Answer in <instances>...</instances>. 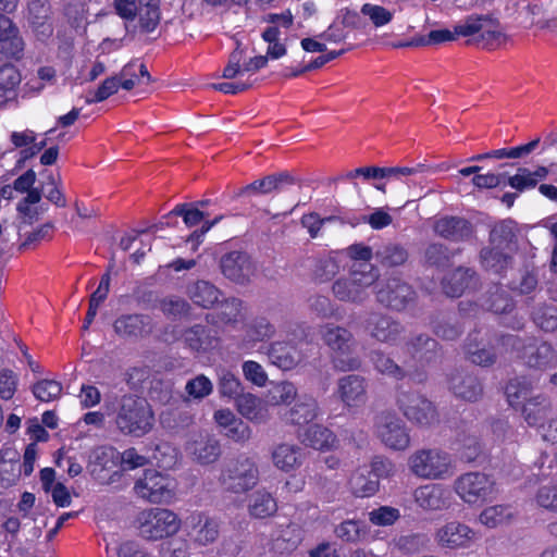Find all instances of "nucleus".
I'll return each mask as SVG.
<instances>
[{
	"label": "nucleus",
	"mask_w": 557,
	"mask_h": 557,
	"mask_svg": "<svg viewBox=\"0 0 557 557\" xmlns=\"http://www.w3.org/2000/svg\"><path fill=\"white\" fill-rule=\"evenodd\" d=\"M139 534L147 541L173 536L181 529V519L172 510L154 507L140 512Z\"/></svg>",
	"instance_id": "6e6552de"
},
{
	"label": "nucleus",
	"mask_w": 557,
	"mask_h": 557,
	"mask_svg": "<svg viewBox=\"0 0 557 557\" xmlns=\"http://www.w3.org/2000/svg\"><path fill=\"white\" fill-rule=\"evenodd\" d=\"M115 335L123 339L137 341L149 337L154 327L153 319L144 313H124L112 324Z\"/></svg>",
	"instance_id": "4468645a"
},
{
	"label": "nucleus",
	"mask_w": 557,
	"mask_h": 557,
	"mask_svg": "<svg viewBox=\"0 0 557 557\" xmlns=\"http://www.w3.org/2000/svg\"><path fill=\"white\" fill-rule=\"evenodd\" d=\"M336 435L321 424L310 425L301 435V442L313 449L325 451L334 447Z\"/></svg>",
	"instance_id": "4c0bfd02"
},
{
	"label": "nucleus",
	"mask_w": 557,
	"mask_h": 557,
	"mask_svg": "<svg viewBox=\"0 0 557 557\" xmlns=\"http://www.w3.org/2000/svg\"><path fill=\"white\" fill-rule=\"evenodd\" d=\"M450 491L441 484H425L418 487L414 502L424 510H443L450 505Z\"/></svg>",
	"instance_id": "bb28decb"
},
{
	"label": "nucleus",
	"mask_w": 557,
	"mask_h": 557,
	"mask_svg": "<svg viewBox=\"0 0 557 557\" xmlns=\"http://www.w3.org/2000/svg\"><path fill=\"white\" fill-rule=\"evenodd\" d=\"M374 258L383 268H395L405 264L409 253L401 244L386 243L375 250Z\"/></svg>",
	"instance_id": "c03bdc74"
},
{
	"label": "nucleus",
	"mask_w": 557,
	"mask_h": 557,
	"mask_svg": "<svg viewBox=\"0 0 557 557\" xmlns=\"http://www.w3.org/2000/svg\"><path fill=\"white\" fill-rule=\"evenodd\" d=\"M297 397V388L292 382H280L271 391V400L275 405H289Z\"/></svg>",
	"instance_id": "e2e57ef3"
},
{
	"label": "nucleus",
	"mask_w": 557,
	"mask_h": 557,
	"mask_svg": "<svg viewBox=\"0 0 557 557\" xmlns=\"http://www.w3.org/2000/svg\"><path fill=\"white\" fill-rule=\"evenodd\" d=\"M527 342L528 338L523 339L518 335L502 334L496 338V346L499 354L503 355L516 352L517 357L519 358V355L522 354Z\"/></svg>",
	"instance_id": "052dcab7"
},
{
	"label": "nucleus",
	"mask_w": 557,
	"mask_h": 557,
	"mask_svg": "<svg viewBox=\"0 0 557 557\" xmlns=\"http://www.w3.org/2000/svg\"><path fill=\"white\" fill-rule=\"evenodd\" d=\"M288 339L272 342L268 357L272 364L282 370H292L308 358L307 347L311 344L310 326L306 323L290 322L284 327Z\"/></svg>",
	"instance_id": "f03ea898"
},
{
	"label": "nucleus",
	"mask_w": 557,
	"mask_h": 557,
	"mask_svg": "<svg viewBox=\"0 0 557 557\" xmlns=\"http://www.w3.org/2000/svg\"><path fill=\"white\" fill-rule=\"evenodd\" d=\"M456 494L469 505H482L496 494L495 480L483 472L470 471L459 475L454 482Z\"/></svg>",
	"instance_id": "1a4fd4ad"
},
{
	"label": "nucleus",
	"mask_w": 557,
	"mask_h": 557,
	"mask_svg": "<svg viewBox=\"0 0 557 557\" xmlns=\"http://www.w3.org/2000/svg\"><path fill=\"white\" fill-rule=\"evenodd\" d=\"M220 268L225 277L238 284L248 282L253 272L250 256L246 251L238 250L223 255L220 260Z\"/></svg>",
	"instance_id": "5701e85b"
},
{
	"label": "nucleus",
	"mask_w": 557,
	"mask_h": 557,
	"mask_svg": "<svg viewBox=\"0 0 557 557\" xmlns=\"http://www.w3.org/2000/svg\"><path fill=\"white\" fill-rule=\"evenodd\" d=\"M236 407L243 417L252 422L261 423L265 422L268 419V410L263 401L250 393H242L236 398Z\"/></svg>",
	"instance_id": "79ce46f5"
},
{
	"label": "nucleus",
	"mask_w": 557,
	"mask_h": 557,
	"mask_svg": "<svg viewBox=\"0 0 557 557\" xmlns=\"http://www.w3.org/2000/svg\"><path fill=\"white\" fill-rule=\"evenodd\" d=\"M375 433L393 450H405L410 445V434L405 422L393 412H381L375 420Z\"/></svg>",
	"instance_id": "9b49d317"
},
{
	"label": "nucleus",
	"mask_w": 557,
	"mask_h": 557,
	"mask_svg": "<svg viewBox=\"0 0 557 557\" xmlns=\"http://www.w3.org/2000/svg\"><path fill=\"white\" fill-rule=\"evenodd\" d=\"M361 522L358 520H345L335 528L338 539L347 543H356L361 537Z\"/></svg>",
	"instance_id": "0e129e2a"
},
{
	"label": "nucleus",
	"mask_w": 557,
	"mask_h": 557,
	"mask_svg": "<svg viewBox=\"0 0 557 557\" xmlns=\"http://www.w3.org/2000/svg\"><path fill=\"white\" fill-rule=\"evenodd\" d=\"M187 523L191 528L190 535L196 544L207 546L216 541L220 533V523L216 519L205 512H193L187 518Z\"/></svg>",
	"instance_id": "cd10ccee"
},
{
	"label": "nucleus",
	"mask_w": 557,
	"mask_h": 557,
	"mask_svg": "<svg viewBox=\"0 0 557 557\" xmlns=\"http://www.w3.org/2000/svg\"><path fill=\"white\" fill-rule=\"evenodd\" d=\"M180 215L187 227H194L201 223L205 218V213L198 208L194 207L193 203H178L173 208V214Z\"/></svg>",
	"instance_id": "680f3d73"
},
{
	"label": "nucleus",
	"mask_w": 557,
	"mask_h": 557,
	"mask_svg": "<svg viewBox=\"0 0 557 557\" xmlns=\"http://www.w3.org/2000/svg\"><path fill=\"white\" fill-rule=\"evenodd\" d=\"M449 388L457 398L474 403L483 394V387L478 377L463 371H456L449 377Z\"/></svg>",
	"instance_id": "c756f323"
},
{
	"label": "nucleus",
	"mask_w": 557,
	"mask_h": 557,
	"mask_svg": "<svg viewBox=\"0 0 557 557\" xmlns=\"http://www.w3.org/2000/svg\"><path fill=\"white\" fill-rule=\"evenodd\" d=\"M335 395L347 408H358L368 400V381L359 374H347L338 379Z\"/></svg>",
	"instance_id": "a211bd4d"
},
{
	"label": "nucleus",
	"mask_w": 557,
	"mask_h": 557,
	"mask_svg": "<svg viewBox=\"0 0 557 557\" xmlns=\"http://www.w3.org/2000/svg\"><path fill=\"white\" fill-rule=\"evenodd\" d=\"M62 384L55 380L44 379L36 382L32 392L36 399L42 403H50L58 399L62 393Z\"/></svg>",
	"instance_id": "5fc2aeb1"
},
{
	"label": "nucleus",
	"mask_w": 557,
	"mask_h": 557,
	"mask_svg": "<svg viewBox=\"0 0 557 557\" xmlns=\"http://www.w3.org/2000/svg\"><path fill=\"white\" fill-rule=\"evenodd\" d=\"M540 138H535L527 144L515 147H505L499 149L490 150L484 153H478L468 159L470 162H479L486 159H520L531 154L539 146Z\"/></svg>",
	"instance_id": "72a5a7b5"
},
{
	"label": "nucleus",
	"mask_w": 557,
	"mask_h": 557,
	"mask_svg": "<svg viewBox=\"0 0 557 557\" xmlns=\"http://www.w3.org/2000/svg\"><path fill=\"white\" fill-rule=\"evenodd\" d=\"M529 368L546 370L557 366V352L547 342L528 337L523 351L519 355Z\"/></svg>",
	"instance_id": "6ab92c4d"
},
{
	"label": "nucleus",
	"mask_w": 557,
	"mask_h": 557,
	"mask_svg": "<svg viewBox=\"0 0 557 557\" xmlns=\"http://www.w3.org/2000/svg\"><path fill=\"white\" fill-rule=\"evenodd\" d=\"M297 180L287 171L273 173L243 186L234 193L233 198H245L253 195H269L281 191L285 186L296 184Z\"/></svg>",
	"instance_id": "aec40b11"
},
{
	"label": "nucleus",
	"mask_w": 557,
	"mask_h": 557,
	"mask_svg": "<svg viewBox=\"0 0 557 557\" xmlns=\"http://www.w3.org/2000/svg\"><path fill=\"white\" fill-rule=\"evenodd\" d=\"M259 482V469L253 458L240 454L223 466L219 483L225 492L245 494Z\"/></svg>",
	"instance_id": "20e7f679"
},
{
	"label": "nucleus",
	"mask_w": 557,
	"mask_h": 557,
	"mask_svg": "<svg viewBox=\"0 0 557 557\" xmlns=\"http://www.w3.org/2000/svg\"><path fill=\"white\" fill-rule=\"evenodd\" d=\"M376 277L377 273L372 264L359 263L358 268L354 264L349 277L334 282L333 294L342 301L361 302L367 297V288Z\"/></svg>",
	"instance_id": "0eeeda50"
},
{
	"label": "nucleus",
	"mask_w": 557,
	"mask_h": 557,
	"mask_svg": "<svg viewBox=\"0 0 557 557\" xmlns=\"http://www.w3.org/2000/svg\"><path fill=\"white\" fill-rule=\"evenodd\" d=\"M532 318L534 323L545 332L557 330V308L555 306H540L533 311Z\"/></svg>",
	"instance_id": "6e6d98bb"
},
{
	"label": "nucleus",
	"mask_w": 557,
	"mask_h": 557,
	"mask_svg": "<svg viewBox=\"0 0 557 557\" xmlns=\"http://www.w3.org/2000/svg\"><path fill=\"white\" fill-rule=\"evenodd\" d=\"M244 59L245 50L240 48L239 44H237V47L228 55V61L223 69L222 76L226 79H233L237 75L244 73H257L268 64L267 55H257L250 58L248 61H245Z\"/></svg>",
	"instance_id": "393cba45"
},
{
	"label": "nucleus",
	"mask_w": 557,
	"mask_h": 557,
	"mask_svg": "<svg viewBox=\"0 0 557 557\" xmlns=\"http://www.w3.org/2000/svg\"><path fill=\"white\" fill-rule=\"evenodd\" d=\"M25 41L17 25L0 13V61H20L24 57Z\"/></svg>",
	"instance_id": "2eb2a0df"
},
{
	"label": "nucleus",
	"mask_w": 557,
	"mask_h": 557,
	"mask_svg": "<svg viewBox=\"0 0 557 557\" xmlns=\"http://www.w3.org/2000/svg\"><path fill=\"white\" fill-rule=\"evenodd\" d=\"M515 240L516 233L510 220L502 221L490 232L488 244L503 248L507 251L511 250V245L515 244Z\"/></svg>",
	"instance_id": "3c124183"
},
{
	"label": "nucleus",
	"mask_w": 557,
	"mask_h": 557,
	"mask_svg": "<svg viewBox=\"0 0 557 557\" xmlns=\"http://www.w3.org/2000/svg\"><path fill=\"white\" fill-rule=\"evenodd\" d=\"M277 511L273 495L264 488L257 490L249 498L248 512L255 519L272 517Z\"/></svg>",
	"instance_id": "58836bf2"
},
{
	"label": "nucleus",
	"mask_w": 557,
	"mask_h": 557,
	"mask_svg": "<svg viewBox=\"0 0 557 557\" xmlns=\"http://www.w3.org/2000/svg\"><path fill=\"white\" fill-rule=\"evenodd\" d=\"M320 333L331 350V362L336 371L350 372L361 368V359L351 354L354 336L350 331L329 323L321 327Z\"/></svg>",
	"instance_id": "7ed1b4c3"
},
{
	"label": "nucleus",
	"mask_w": 557,
	"mask_h": 557,
	"mask_svg": "<svg viewBox=\"0 0 557 557\" xmlns=\"http://www.w3.org/2000/svg\"><path fill=\"white\" fill-rule=\"evenodd\" d=\"M512 257L509 251L491 244L480 251L482 267L498 275H502L508 269Z\"/></svg>",
	"instance_id": "e433bc0d"
},
{
	"label": "nucleus",
	"mask_w": 557,
	"mask_h": 557,
	"mask_svg": "<svg viewBox=\"0 0 557 557\" xmlns=\"http://www.w3.org/2000/svg\"><path fill=\"white\" fill-rule=\"evenodd\" d=\"M182 338L187 348L198 354L209 352L220 344L218 332L202 324H195L185 329Z\"/></svg>",
	"instance_id": "b1692460"
},
{
	"label": "nucleus",
	"mask_w": 557,
	"mask_h": 557,
	"mask_svg": "<svg viewBox=\"0 0 557 557\" xmlns=\"http://www.w3.org/2000/svg\"><path fill=\"white\" fill-rule=\"evenodd\" d=\"M21 82V71L14 64L0 65V109L17 100Z\"/></svg>",
	"instance_id": "7c9ffc66"
},
{
	"label": "nucleus",
	"mask_w": 557,
	"mask_h": 557,
	"mask_svg": "<svg viewBox=\"0 0 557 557\" xmlns=\"http://www.w3.org/2000/svg\"><path fill=\"white\" fill-rule=\"evenodd\" d=\"M416 290L400 277L392 276L377 284L376 300L386 308L401 311L416 300Z\"/></svg>",
	"instance_id": "f8f14e48"
},
{
	"label": "nucleus",
	"mask_w": 557,
	"mask_h": 557,
	"mask_svg": "<svg viewBox=\"0 0 557 557\" xmlns=\"http://www.w3.org/2000/svg\"><path fill=\"white\" fill-rule=\"evenodd\" d=\"M42 191L45 197L54 206L59 208L66 207L65 195L61 190V187L53 174L47 176V182L42 186Z\"/></svg>",
	"instance_id": "338daca9"
},
{
	"label": "nucleus",
	"mask_w": 557,
	"mask_h": 557,
	"mask_svg": "<svg viewBox=\"0 0 557 557\" xmlns=\"http://www.w3.org/2000/svg\"><path fill=\"white\" fill-rule=\"evenodd\" d=\"M396 405L410 422L419 426H431L440 420L436 406L422 394L398 391Z\"/></svg>",
	"instance_id": "9d476101"
},
{
	"label": "nucleus",
	"mask_w": 557,
	"mask_h": 557,
	"mask_svg": "<svg viewBox=\"0 0 557 557\" xmlns=\"http://www.w3.org/2000/svg\"><path fill=\"white\" fill-rule=\"evenodd\" d=\"M369 521L376 527L393 525L399 518L400 511L398 508L392 506H380L371 510L369 513Z\"/></svg>",
	"instance_id": "4d7b16f0"
},
{
	"label": "nucleus",
	"mask_w": 557,
	"mask_h": 557,
	"mask_svg": "<svg viewBox=\"0 0 557 557\" xmlns=\"http://www.w3.org/2000/svg\"><path fill=\"white\" fill-rule=\"evenodd\" d=\"M137 15L140 29L145 33L153 32L160 23V0H139Z\"/></svg>",
	"instance_id": "09e8293b"
},
{
	"label": "nucleus",
	"mask_w": 557,
	"mask_h": 557,
	"mask_svg": "<svg viewBox=\"0 0 557 557\" xmlns=\"http://www.w3.org/2000/svg\"><path fill=\"white\" fill-rule=\"evenodd\" d=\"M371 360L376 371L397 381L406 376L405 370L383 351H373Z\"/></svg>",
	"instance_id": "603ef678"
},
{
	"label": "nucleus",
	"mask_w": 557,
	"mask_h": 557,
	"mask_svg": "<svg viewBox=\"0 0 557 557\" xmlns=\"http://www.w3.org/2000/svg\"><path fill=\"white\" fill-rule=\"evenodd\" d=\"M276 329L264 317H257L246 325L245 338L247 343H258L270 339L274 336Z\"/></svg>",
	"instance_id": "8fccbe9b"
},
{
	"label": "nucleus",
	"mask_w": 557,
	"mask_h": 557,
	"mask_svg": "<svg viewBox=\"0 0 557 557\" xmlns=\"http://www.w3.org/2000/svg\"><path fill=\"white\" fill-rule=\"evenodd\" d=\"M456 456L463 462H473L483 454V443L475 425L461 422L453 443Z\"/></svg>",
	"instance_id": "f3484780"
},
{
	"label": "nucleus",
	"mask_w": 557,
	"mask_h": 557,
	"mask_svg": "<svg viewBox=\"0 0 557 557\" xmlns=\"http://www.w3.org/2000/svg\"><path fill=\"white\" fill-rule=\"evenodd\" d=\"M243 301L236 297L222 300L214 313L206 314V321L212 324H236L242 319Z\"/></svg>",
	"instance_id": "c9c22d12"
},
{
	"label": "nucleus",
	"mask_w": 557,
	"mask_h": 557,
	"mask_svg": "<svg viewBox=\"0 0 557 557\" xmlns=\"http://www.w3.org/2000/svg\"><path fill=\"white\" fill-rule=\"evenodd\" d=\"M410 471L424 480H443L453 473V460L447 451L440 448L416 450L408 459Z\"/></svg>",
	"instance_id": "39448f33"
},
{
	"label": "nucleus",
	"mask_w": 557,
	"mask_h": 557,
	"mask_svg": "<svg viewBox=\"0 0 557 557\" xmlns=\"http://www.w3.org/2000/svg\"><path fill=\"white\" fill-rule=\"evenodd\" d=\"M112 426L123 436L140 438L151 432L154 425V412L149 401L136 394H124L115 399L112 411Z\"/></svg>",
	"instance_id": "f257e3e1"
},
{
	"label": "nucleus",
	"mask_w": 557,
	"mask_h": 557,
	"mask_svg": "<svg viewBox=\"0 0 557 557\" xmlns=\"http://www.w3.org/2000/svg\"><path fill=\"white\" fill-rule=\"evenodd\" d=\"M162 313L169 318L186 315L190 312V305L183 298L173 296L160 300L159 304Z\"/></svg>",
	"instance_id": "13d9d810"
},
{
	"label": "nucleus",
	"mask_w": 557,
	"mask_h": 557,
	"mask_svg": "<svg viewBox=\"0 0 557 557\" xmlns=\"http://www.w3.org/2000/svg\"><path fill=\"white\" fill-rule=\"evenodd\" d=\"M119 455L120 451L112 446H101L94 451L92 460H91V473L95 475L101 476V472L103 471H112L116 473L114 470L119 463Z\"/></svg>",
	"instance_id": "49530a36"
},
{
	"label": "nucleus",
	"mask_w": 557,
	"mask_h": 557,
	"mask_svg": "<svg viewBox=\"0 0 557 557\" xmlns=\"http://www.w3.org/2000/svg\"><path fill=\"white\" fill-rule=\"evenodd\" d=\"M480 333L481 331L478 330L469 333L463 346L465 352L472 363L488 367L496 361V354L481 346L482 343L479 342Z\"/></svg>",
	"instance_id": "ea45409f"
},
{
	"label": "nucleus",
	"mask_w": 557,
	"mask_h": 557,
	"mask_svg": "<svg viewBox=\"0 0 557 557\" xmlns=\"http://www.w3.org/2000/svg\"><path fill=\"white\" fill-rule=\"evenodd\" d=\"M175 481L156 469H145L133 491L138 498L151 504H171L175 497Z\"/></svg>",
	"instance_id": "423d86ee"
},
{
	"label": "nucleus",
	"mask_w": 557,
	"mask_h": 557,
	"mask_svg": "<svg viewBox=\"0 0 557 557\" xmlns=\"http://www.w3.org/2000/svg\"><path fill=\"white\" fill-rule=\"evenodd\" d=\"M348 487L355 497L368 498L376 494L380 481L366 468H358L351 473Z\"/></svg>",
	"instance_id": "f704fd0d"
},
{
	"label": "nucleus",
	"mask_w": 557,
	"mask_h": 557,
	"mask_svg": "<svg viewBox=\"0 0 557 557\" xmlns=\"http://www.w3.org/2000/svg\"><path fill=\"white\" fill-rule=\"evenodd\" d=\"M360 11L363 15L369 16L375 27L384 26L393 20L392 12L382 5L364 3Z\"/></svg>",
	"instance_id": "69168bd1"
},
{
	"label": "nucleus",
	"mask_w": 557,
	"mask_h": 557,
	"mask_svg": "<svg viewBox=\"0 0 557 557\" xmlns=\"http://www.w3.org/2000/svg\"><path fill=\"white\" fill-rule=\"evenodd\" d=\"M460 249L451 250L442 243H431L424 250V260L429 267L446 270L454 264V258Z\"/></svg>",
	"instance_id": "37998d69"
},
{
	"label": "nucleus",
	"mask_w": 557,
	"mask_h": 557,
	"mask_svg": "<svg viewBox=\"0 0 557 557\" xmlns=\"http://www.w3.org/2000/svg\"><path fill=\"white\" fill-rule=\"evenodd\" d=\"M162 557H189V543L186 539L174 537L162 544Z\"/></svg>",
	"instance_id": "774afa93"
},
{
	"label": "nucleus",
	"mask_w": 557,
	"mask_h": 557,
	"mask_svg": "<svg viewBox=\"0 0 557 557\" xmlns=\"http://www.w3.org/2000/svg\"><path fill=\"white\" fill-rule=\"evenodd\" d=\"M512 517V511L508 505H495L485 508L480 513V521L487 528H496L507 522Z\"/></svg>",
	"instance_id": "864d4df0"
},
{
	"label": "nucleus",
	"mask_w": 557,
	"mask_h": 557,
	"mask_svg": "<svg viewBox=\"0 0 557 557\" xmlns=\"http://www.w3.org/2000/svg\"><path fill=\"white\" fill-rule=\"evenodd\" d=\"M366 330L372 338L380 343L395 345L405 332L404 325L396 319L372 312L366 320Z\"/></svg>",
	"instance_id": "dca6fc26"
},
{
	"label": "nucleus",
	"mask_w": 557,
	"mask_h": 557,
	"mask_svg": "<svg viewBox=\"0 0 557 557\" xmlns=\"http://www.w3.org/2000/svg\"><path fill=\"white\" fill-rule=\"evenodd\" d=\"M532 389L531 382L525 376H518L510 380L505 387V395L508 404L516 408L528 401Z\"/></svg>",
	"instance_id": "de8ad7c7"
},
{
	"label": "nucleus",
	"mask_w": 557,
	"mask_h": 557,
	"mask_svg": "<svg viewBox=\"0 0 557 557\" xmlns=\"http://www.w3.org/2000/svg\"><path fill=\"white\" fill-rule=\"evenodd\" d=\"M190 453L198 463L211 465L220 458L221 446L216 438L207 436L195 441L190 447Z\"/></svg>",
	"instance_id": "a18cd8bd"
},
{
	"label": "nucleus",
	"mask_w": 557,
	"mask_h": 557,
	"mask_svg": "<svg viewBox=\"0 0 557 557\" xmlns=\"http://www.w3.org/2000/svg\"><path fill=\"white\" fill-rule=\"evenodd\" d=\"M272 461L280 470L289 472L301 465V448L294 444H278L272 451Z\"/></svg>",
	"instance_id": "a19ab883"
},
{
	"label": "nucleus",
	"mask_w": 557,
	"mask_h": 557,
	"mask_svg": "<svg viewBox=\"0 0 557 557\" xmlns=\"http://www.w3.org/2000/svg\"><path fill=\"white\" fill-rule=\"evenodd\" d=\"M476 280V273L470 268L458 267L442 281L444 293L448 297H460Z\"/></svg>",
	"instance_id": "2f4dec72"
},
{
	"label": "nucleus",
	"mask_w": 557,
	"mask_h": 557,
	"mask_svg": "<svg viewBox=\"0 0 557 557\" xmlns=\"http://www.w3.org/2000/svg\"><path fill=\"white\" fill-rule=\"evenodd\" d=\"M435 235L453 243H461L470 239L474 233L472 223L461 216L445 215L433 224Z\"/></svg>",
	"instance_id": "4be33fe9"
},
{
	"label": "nucleus",
	"mask_w": 557,
	"mask_h": 557,
	"mask_svg": "<svg viewBox=\"0 0 557 557\" xmlns=\"http://www.w3.org/2000/svg\"><path fill=\"white\" fill-rule=\"evenodd\" d=\"M406 350L421 366L436 362L441 358L437 341L426 334L412 336L406 343Z\"/></svg>",
	"instance_id": "c85d7f7f"
},
{
	"label": "nucleus",
	"mask_w": 557,
	"mask_h": 557,
	"mask_svg": "<svg viewBox=\"0 0 557 557\" xmlns=\"http://www.w3.org/2000/svg\"><path fill=\"white\" fill-rule=\"evenodd\" d=\"M319 405L315 398L308 395L299 396L294 406L280 412L285 423L302 426L317 419Z\"/></svg>",
	"instance_id": "a878e982"
},
{
	"label": "nucleus",
	"mask_w": 557,
	"mask_h": 557,
	"mask_svg": "<svg viewBox=\"0 0 557 557\" xmlns=\"http://www.w3.org/2000/svg\"><path fill=\"white\" fill-rule=\"evenodd\" d=\"M550 409L549 399L546 396L537 395L530 397L523 404L522 413L530 426H537L544 430V440L555 443L557 442V420H548Z\"/></svg>",
	"instance_id": "ddd939ff"
},
{
	"label": "nucleus",
	"mask_w": 557,
	"mask_h": 557,
	"mask_svg": "<svg viewBox=\"0 0 557 557\" xmlns=\"http://www.w3.org/2000/svg\"><path fill=\"white\" fill-rule=\"evenodd\" d=\"M213 386L209 377L199 374L186 383L185 391L194 399H202L212 393Z\"/></svg>",
	"instance_id": "bf43d9fd"
},
{
	"label": "nucleus",
	"mask_w": 557,
	"mask_h": 557,
	"mask_svg": "<svg viewBox=\"0 0 557 557\" xmlns=\"http://www.w3.org/2000/svg\"><path fill=\"white\" fill-rule=\"evenodd\" d=\"M475 539V532L465 523L450 521L436 531L435 540L449 549L468 548Z\"/></svg>",
	"instance_id": "412c9836"
},
{
	"label": "nucleus",
	"mask_w": 557,
	"mask_h": 557,
	"mask_svg": "<svg viewBox=\"0 0 557 557\" xmlns=\"http://www.w3.org/2000/svg\"><path fill=\"white\" fill-rule=\"evenodd\" d=\"M187 296L198 307L211 309L219 304L222 292L212 283L198 280L187 288Z\"/></svg>",
	"instance_id": "473e14b6"
}]
</instances>
